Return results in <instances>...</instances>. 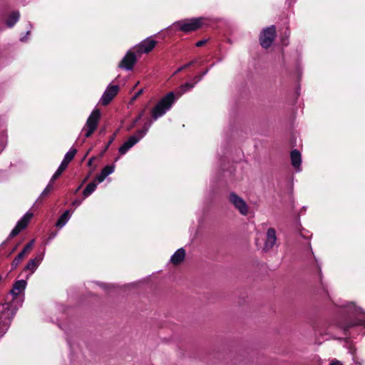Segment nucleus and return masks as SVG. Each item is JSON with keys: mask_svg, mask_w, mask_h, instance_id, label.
Masks as SVG:
<instances>
[{"mask_svg": "<svg viewBox=\"0 0 365 365\" xmlns=\"http://www.w3.org/2000/svg\"><path fill=\"white\" fill-rule=\"evenodd\" d=\"M88 153H89V151H87V153H86V155H84V158H86V155H88Z\"/></svg>", "mask_w": 365, "mask_h": 365, "instance_id": "47", "label": "nucleus"}, {"mask_svg": "<svg viewBox=\"0 0 365 365\" xmlns=\"http://www.w3.org/2000/svg\"><path fill=\"white\" fill-rule=\"evenodd\" d=\"M136 61L137 59L135 53L130 51H128L125 56L120 61L118 67L127 71H131L135 64Z\"/></svg>", "mask_w": 365, "mask_h": 365, "instance_id": "10", "label": "nucleus"}, {"mask_svg": "<svg viewBox=\"0 0 365 365\" xmlns=\"http://www.w3.org/2000/svg\"><path fill=\"white\" fill-rule=\"evenodd\" d=\"M202 18L179 21L173 24V27L185 33H189L200 29L202 24Z\"/></svg>", "mask_w": 365, "mask_h": 365, "instance_id": "4", "label": "nucleus"}, {"mask_svg": "<svg viewBox=\"0 0 365 365\" xmlns=\"http://www.w3.org/2000/svg\"><path fill=\"white\" fill-rule=\"evenodd\" d=\"M143 89H140V91H138L132 98V101H135L137 99V98H138L140 96V95H141L143 93Z\"/></svg>", "mask_w": 365, "mask_h": 365, "instance_id": "35", "label": "nucleus"}, {"mask_svg": "<svg viewBox=\"0 0 365 365\" xmlns=\"http://www.w3.org/2000/svg\"><path fill=\"white\" fill-rule=\"evenodd\" d=\"M282 43H283V44H285V45L287 44V43H285V40H284V39H283V40H282Z\"/></svg>", "mask_w": 365, "mask_h": 365, "instance_id": "45", "label": "nucleus"}, {"mask_svg": "<svg viewBox=\"0 0 365 365\" xmlns=\"http://www.w3.org/2000/svg\"><path fill=\"white\" fill-rule=\"evenodd\" d=\"M34 240L28 242L11 262V270L15 269L33 247Z\"/></svg>", "mask_w": 365, "mask_h": 365, "instance_id": "12", "label": "nucleus"}, {"mask_svg": "<svg viewBox=\"0 0 365 365\" xmlns=\"http://www.w3.org/2000/svg\"><path fill=\"white\" fill-rule=\"evenodd\" d=\"M21 41H25V37L21 38Z\"/></svg>", "mask_w": 365, "mask_h": 365, "instance_id": "44", "label": "nucleus"}, {"mask_svg": "<svg viewBox=\"0 0 365 365\" xmlns=\"http://www.w3.org/2000/svg\"><path fill=\"white\" fill-rule=\"evenodd\" d=\"M97 183L98 182L95 179L93 182H90L86 187V188L83 191V195L84 196V197H88L96 190V187H97Z\"/></svg>", "mask_w": 365, "mask_h": 365, "instance_id": "27", "label": "nucleus"}, {"mask_svg": "<svg viewBox=\"0 0 365 365\" xmlns=\"http://www.w3.org/2000/svg\"><path fill=\"white\" fill-rule=\"evenodd\" d=\"M185 257V250L183 248L178 249L170 257V262L175 265L181 264Z\"/></svg>", "mask_w": 365, "mask_h": 365, "instance_id": "22", "label": "nucleus"}, {"mask_svg": "<svg viewBox=\"0 0 365 365\" xmlns=\"http://www.w3.org/2000/svg\"><path fill=\"white\" fill-rule=\"evenodd\" d=\"M277 240L276 231L274 228H269L266 235V240L264 242V250L268 251L271 250L275 245Z\"/></svg>", "mask_w": 365, "mask_h": 365, "instance_id": "18", "label": "nucleus"}, {"mask_svg": "<svg viewBox=\"0 0 365 365\" xmlns=\"http://www.w3.org/2000/svg\"><path fill=\"white\" fill-rule=\"evenodd\" d=\"M291 162L292 166L298 171L300 170V165L302 163L301 154L299 150H293L290 154Z\"/></svg>", "mask_w": 365, "mask_h": 365, "instance_id": "23", "label": "nucleus"}, {"mask_svg": "<svg viewBox=\"0 0 365 365\" xmlns=\"http://www.w3.org/2000/svg\"><path fill=\"white\" fill-rule=\"evenodd\" d=\"M344 307L349 319L341 326L345 333L351 327L365 325V313L361 308L356 307L352 302H349Z\"/></svg>", "mask_w": 365, "mask_h": 365, "instance_id": "1", "label": "nucleus"}, {"mask_svg": "<svg viewBox=\"0 0 365 365\" xmlns=\"http://www.w3.org/2000/svg\"><path fill=\"white\" fill-rule=\"evenodd\" d=\"M329 365H342L339 361H334L331 363Z\"/></svg>", "mask_w": 365, "mask_h": 365, "instance_id": "41", "label": "nucleus"}, {"mask_svg": "<svg viewBox=\"0 0 365 365\" xmlns=\"http://www.w3.org/2000/svg\"><path fill=\"white\" fill-rule=\"evenodd\" d=\"M206 42V40H201V41H199L196 43L195 46L197 47H200L202 46H203Z\"/></svg>", "mask_w": 365, "mask_h": 365, "instance_id": "36", "label": "nucleus"}, {"mask_svg": "<svg viewBox=\"0 0 365 365\" xmlns=\"http://www.w3.org/2000/svg\"><path fill=\"white\" fill-rule=\"evenodd\" d=\"M16 247H14V248H13L12 252H14V251L16 250Z\"/></svg>", "mask_w": 365, "mask_h": 365, "instance_id": "49", "label": "nucleus"}, {"mask_svg": "<svg viewBox=\"0 0 365 365\" xmlns=\"http://www.w3.org/2000/svg\"><path fill=\"white\" fill-rule=\"evenodd\" d=\"M276 38V27L272 25L263 29L259 35V43L262 48H268Z\"/></svg>", "mask_w": 365, "mask_h": 365, "instance_id": "5", "label": "nucleus"}, {"mask_svg": "<svg viewBox=\"0 0 365 365\" xmlns=\"http://www.w3.org/2000/svg\"><path fill=\"white\" fill-rule=\"evenodd\" d=\"M153 119L152 120H148L143 125V127L141 130H138L137 131V134L141 138H143L145 135L146 133H148L149 128H150V126L152 125L153 124Z\"/></svg>", "mask_w": 365, "mask_h": 365, "instance_id": "28", "label": "nucleus"}, {"mask_svg": "<svg viewBox=\"0 0 365 365\" xmlns=\"http://www.w3.org/2000/svg\"><path fill=\"white\" fill-rule=\"evenodd\" d=\"M88 153H89V151H87V153H86V155H84V158H86V155H88Z\"/></svg>", "mask_w": 365, "mask_h": 365, "instance_id": "48", "label": "nucleus"}, {"mask_svg": "<svg viewBox=\"0 0 365 365\" xmlns=\"http://www.w3.org/2000/svg\"><path fill=\"white\" fill-rule=\"evenodd\" d=\"M43 255L40 254L36 258L30 259L24 267V270H29L31 272L26 277L28 278L32 273L35 272L41 262L43 260Z\"/></svg>", "mask_w": 365, "mask_h": 365, "instance_id": "19", "label": "nucleus"}, {"mask_svg": "<svg viewBox=\"0 0 365 365\" xmlns=\"http://www.w3.org/2000/svg\"><path fill=\"white\" fill-rule=\"evenodd\" d=\"M140 139L142 138L137 133L130 136L128 139L119 148L118 152L120 155L125 154L128 150L138 143Z\"/></svg>", "mask_w": 365, "mask_h": 365, "instance_id": "16", "label": "nucleus"}, {"mask_svg": "<svg viewBox=\"0 0 365 365\" xmlns=\"http://www.w3.org/2000/svg\"><path fill=\"white\" fill-rule=\"evenodd\" d=\"M117 133H118V130L113 135H111L110 137V139H109L108 142L107 143L106 145L105 146L103 150L102 151L101 155H103V153H106V150L108 149L109 146L113 143V140L115 138Z\"/></svg>", "mask_w": 365, "mask_h": 365, "instance_id": "32", "label": "nucleus"}, {"mask_svg": "<svg viewBox=\"0 0 365 365\" xmlns=\"http://www.w3.org/2000/svg\"><path fill=\"white\" fill-rule=\"evenodd\" d=\"M32 216H33L32 213L26 212L23 216V217L19 221H18L15 227L10 232V234L9 235V238L14 237L15 236L19 235V233L21 230H24L27 227V225H28L29 222L30 221V220L31 219Z\"/></svg>", "mask_w": 365, "mask_h": 365, "instance_id": "9", "label": "nucleus"}, {"mask_svg": "<svg viewBox=\"0 0 365 365\" xmlns=\"http://www.w3.org/2000/svg\"><path fill=\"white\" fill-rule=\"evenodd\" d=\"M53 181L50 180L49 183L47 185V186L45 187V189L41 192L40 197H46L53 188Z\"/></svg>", "mask_w": 365, "mask_h": 365, "instance_id": "30", "label": "nucleus"}, {"mask_svg": "<svg viewBox=\"0 0 365 365\" xmlns=\"http://www.w3.org/2000/svg\"><path fill=\"white\" fill-rule=\"evenodd\" d=\"M140 139L142 138L137 133L130 136L128 139L119 148L118 152L120 155L125 154L128 150L138 143Z\"/></svg>", "mask_w": 365, "mask_h": 365, "instance_id": "14", "label": "nucleus"}, {"mask_svg": "<svg viewBox=\"0 0 365 365\" xmlns=\"http://www.w3.org/2000/svg\"><path fill=\"white\" fill-rule=\"evenodd\" d=\"M73 205H75V206H78L81 204V201L79 200H75L73 202H72Z\"/></svg>", "mask_w": 365, "mask_h": 365, "instance_id": "38", "label": "nucleus"}, {"mask_svg": "<svg viewBox=\"0 0 365 365\" xmlns=\"http://www.w3.org/2000/svg\"><path fill=\"white\" fill-rule=\"evenodd\" d=\"M144 115V111H142L139 115L135 119V120L133 121V124L131 125V126L129 128V129H130L131 128L134 127L135 125L136 124L137 122H138L141 118Z\"/></svg>", "mask_w": 365, "mask_h": 365, "instance_id": "34", "label": "nucleus"}, {"mask_svg": "<svg viewBox=\"0 0 365 365\" xmlns=\"http://www.w3.org/2000/svg\"><path fill=\"white\" fill-rule=\"evenodd\" d=\"M140 139L142 138L137 133L130 136L128 139L119 148L118 152L120 155L125 154L128 150L138 143Z\"/></svg>", "mask_w": 365, "mask_h": 365, "instance_id": "13", "label": "nucleus"}, {"mask_svg": "<svg viewBox=\"0 0 365 365\" xmlns=\"http://www.w3.org/2000/svg\"><path fill=\"white\" fill-rule=\"evenodd\" d=\"M20 14L19 11H13L8 17L6 24L9 28L13 27L16 23L19 21Z\"/></svg>", "mask_w": 365, "mask_h": 365, "instance_id": "25", "label": "nucleus"}, {"mask_svg": "<svg viewBox=\"0 0 365 365\" xmlns=\"http://www.w3.org/2000/svg\"><path fill=\"white\" fill-rule=\"evenodd\" d=\"M140 139L142 138L137 133L130 136L128 139L119 148L118 152L120 155L125 154L128 150L138 143Z\"/></svg>", "mask_w": 365, "mask_h": 365, "instance_id": "15", "label": "nucleus"}, {"mask_svg": "<svg viewBox=\"0 0 365 365\" xmlns=\"http://www.w3.org/2000/svg\"><path fill=\"white\" fill-rule=\"evenodd\" d=\"M0 333L3 336L9 329L11 322L16 312V308H12L11 304L4 303L0 306Z\"/></svg>", "mask_w": 365, "mask_h": 365, "instance_id": "3", "label": "nucleus"}, {"mask_svg": "<svg viewBox=\"0 0 365 365\" xmlns=\"http://www.w3.org/2000/svg\"><path fill=\"white\" fill-rule=\"evenodd\" d=\"M155 45L156 41L155 40L147 38L140 43L139 50L141 53H148L153 49Z\"/></svg>", "mask_w": 365, "mask_h": 365, "instance_id": "21", "label": "nucleus"}, {"mask_svg": "<svg viewBox=\"0 0 365 365\" xmlns=\"http://www.w3.org/2000/svg\"><path fill=\"white\" fill-rule=\"evenodd\" d=\"M56 236V232H52L50 234V236L48 237V240H52L53 238H54Z\"/></svg>", "mask_w": 365, "mask_h": 365, "instance_id": "40", "label": "nucleus"}, {"mask_svg": "<svg viewBox=\"0 0 365 365\" xmlns=\"http://www.w3.org/2000/svg\"><path fill=\"white\" fill-rule=\"evenodd\" d=\"M228 200L231 204L240 212L242 215H247L248 213V206L246 202L235 192L230 193Z\"/></svg>", "mask_w": 365, "mask_h": 365, "instance_id": "8", "label": "nucleus"}, {"mask_svg": "<svg viewBox=\"0 0 365 365\" xmlns=\"http://www.w3.org/2000/svg\"><path fill=\"white\" fill-rule=\"evenodd\" d=\"M197 62V59H194L190 62H188L187 63L183 65L182 66L178 68L177 69V71H175V73H179L180 71H182V70H184L185 68H189L190 66H192V65H194L195 63H196Z\"/></svg>", "mask_w": 365, "mask_h": 365, "instance_id": "31", "label": "nucleus"}, {"mask_svg": "<svg viewBox=\"0 0 365 365\" xmlns=\"http://www.w3.org/2000/svg\"><path fill=\"white\" fill-rule=\"evenodd\" d=\"M208 71H209V68H207L206 70L202 71L200 75L195 76L193 78V81H195V83H198L199 81H200L202 80L203 76L208 73Z\"/></svg>", "mask_w": 365, "mask_h": 365, "instance_id": "33", "label": "nucleus"}, {"mask_svg": "<svg viewBox=\"0 0 365 365\" xmlns=\"http://www.w3.org/2000/svg\"><path fill=\"white\" fill-rule=\"evenodd\" d=\"M88 176H87L85 180L83 181V182L77 187V189L76 190L75 192H78V190L81 188L82 187V185L88 180Z\"/></svg>", "mask_w": 365, "mask_h": 365, "instance_id": "37", "label": "nucleus"}, {"mask_svg": "<svg viewBox=\"0 0 365 365\" xmlns=\"http://www.w3.org/2000/svg\"><path fill=\"white\" fill-rule=\"evenodd\" d=\"M119 91V87L117 85L109 86L104 91L101 98V103L103 106H107L110 103L113 98L117 95Z\"/></svg>", "mask_w": 365, "mask_h": 365, "instance_id": "11", "label": "nucleus"}, {"mask_svg": "<svg viewBox=\"0 0 365 365\" xmlns=\"http://www.w3.org/2000/svg\"><path fill=\"white\" fill-rule=\"evenodd\" d=\"M285 34L288 36L289 35V31H288V29H287V31H285Z\"/></svg>", "mask_w": 365, "mask_h": 365, "instance_id": "42", "label": "nucleus"}, {"mask_svg": "<svg viewBox=\"0 0 365 365\" xmlns=\"http://www.w3.org/2000/svg\"><path fill=\"white\" fill-rule=\"evenodd\" d=\"M26 284L27 282L24 279L18 280L14 282L12 289L9 292V294L12 296V301L15 300L21 292H24Z\"/></svg>", "mask_w": 365, "mask_h": 365, "instance_id": "17", "label": "nucleus"}, {"mask_svg": "<svg viewBox=\"0 0 365 365\" xmlns=\"http://www.w3.org/2000/svg\"><path fill=\"white\" fill-rule=\"evenodd\" d=\"M77 153V150L76 148H71L68 152H67L64 156L63 160H62L61 165L58 168L57 170L55 172L51 178V181L56 180L62 173L66 169L69 163L74 158L75 155Z\"/></svg>", "mask_w": 365, "mask_h": 365, "instance_id": "7", "label": "nucleus"}, {"mask_svg": "<svg viewBox=\"0 0 365 365\" xmlns=\"http://www.w3.org/2000/svg\"><path fill=\"white\" fill-rule=\"evenodd\" d=\"M96 160V157H92L89 159L88 162V166H91L92 165V163L93 162V160Z\"/></svg>", "mask_w": 365, "mask_h": 365, "instance_id": "39", "label": "nucleus"}, {"mask_svg": "<svg viewBox=\"0 0 365 365\" xmlns=\"http://www.w3.org/2000/svg\"><path fill=\"white\" fill-rule=\"evenodd\" d=\"M70 217L71 216L69 210L65 211L57 220L56 226L60 228L63 227L67 223Z\"/></svg>", "mask_w": 365, "mask_h": 365, "instance_id": "26", "label": "nucleus"}, {"mask_svg": "<svg viewBox=\"0 0 365 365\" xmlns=\"http://www.w3.org/2000/svg\"><path fill=\"white\" fill-rule=\"evenodd\" d=\"M115 165H106L104 167L99 175L96 177V180L97 182H102L109 175L112 174L114 172Z\"/></svg>", "mask_w": 365, "mask_h": 365, "instance_id": "20", "label": "nucleus"}, {"mask_svg": "<svg viewBox=\"0 0 365 365\" xmlns=\"http://www.w3.org/2000/svg\"><path fill=\"white\" fill-rule=\"evenodd\" d=\"M197 83H195V81H194L193 83H185L182 85H181L179 88L176 91V95L178 97H180L181 96L183 93H185V92L191 90L192 88H194L195 85Z\"/></svg>", "mask_w": 365, "mask_h": 365, "instance_id": "24", "label": "nucleus"}, {"mask_svg": "<svg viewBox=\"0 0 365 365\" xmlns=\"http://www.w3.org/2000/svg\"><path fill=\"white\" fill-rule=\"evenodd\" d=\"M175 100L173 92L168 93L152 109L151 115L153 120H156L169 110Z\"/></svg>", "mask_w": 365, "mask_h": 365, "instance_id": "2", "label": "nucleus"}, {"mask_svg": "<svg viewBox=\"0 0 365 365\" xmlns=\"http://www.w3.org/2000/svg\"><path fill=\"white\" fill-rule=\"evenodd\" d=\"M100 118L101 113L99 109L93 110L88 118L86 125L83 128L86 130V127L87 128L86 132L85 133L86 138H89L96 130Z\"/></svg>", "mask_w": 365, "mask_h": 365, "instance_id": "6", "label": "nucleus"}, {"mask_svg": "<svg viewBox=\"0 0 365 365\" xmlns=\"http://www.w3.org/2000/svg\"><path fill=\"white\" fill-rule=\"evenodd\" d=\"M319 277L321 278L322 277V271H321V269H319Z\"/></svg>", "mask_w": 365, "mask_h": 365, "instance_id": "43", "label": "nucleus"}, {"mask_svg": "<svg viewBox=\"0 0 365 365\" xmlns=\"http://www.w3.org/2000/svg\"><path fill=\"white\" fill-rule=\"evenodd\" d=\"M153 119L152 120H148L143 125V127L141 130H138L137 131V134L141 138H143L145 135L146 133H148L149 128H150V126L152 125L153 124Z\"/></svg>", "mask_w": 365, "mask_h": 365, "instance_id": "29", "label": "nucleus"}, {"mask_svg": "<svg viewBox=\"0 0 365 365\" xmlns=\"http://www.w3.org/2000/svg\"><path fill=\"white\" fill-rule=\"evenodd\" d=\"M88 153H89V151H87V153H86V155H84V158H86V155H88Z\"/></svg>", "mask_w": 365, "mask_h": 365, "instance_id": "46", "label": "nucleus"}]
</instances>
